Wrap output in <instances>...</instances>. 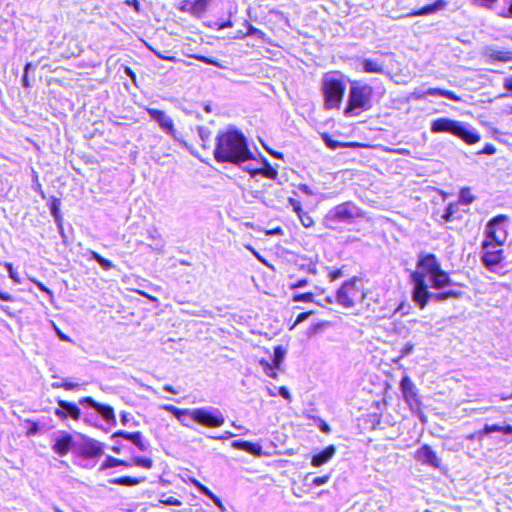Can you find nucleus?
I'll use <instances>...</instances> for the list:
<instances>
[{
  "instance_id": "obj_1",
  "label": "nucleus",
  "mask_w": 512,
  "mask_h": 512,
  "mask_svg": "<svg viewBox=\"0 0 512 512\" xmlns=\"http://www.w3.org/2000/svg\"><path fill=\"white\" fill-rule=\"evenodd\" d=\"M427 276L435 289H441L448 284V273L441 269L436 256L431 253L420 255L417 270L410 274L413 283L412 299L420 309L429 301L443 302L448 299V291L433 293L428 290Z\"/></svg>"
},
{
  "instance_id": "obj_2",
  "label": "nucleus",
  "mask_w": 512,
  "mask_h": 512,
  "mask_svg": "<svg viewBox=\"0 0 512 512\" xmlns=\"http://www.w3.org/2000/svg\"><path fill=\"white\" fill-rule=\"evenodd\" d=\"M213 154L218 163L227 162L237 166L254 159V153L249 148L246 136L233 126L219 131Z\"/></svg>"
},
{
  "instance_id": "obj_3",
  "label": "nucleus",
  "mask_w": 512,
  "mask_h": 512,
  "mask_svg": "<svg viewBox=\"0 0 512 512\" xmlns=\"http://www.w3.org/2000/svg\"><path fill=\"white\" fill-rule=\"evenodd\" d=\"M373 91V87L363 81H351L344 115L353 117L370 110L372 108Z\"/></svg>"
},
{
  "instance_id": "obj_4",
  "label": "nucleus",
  "mask_w": 512,
  "mask_h": 512,
  "mask_svg": "<svg viewBox=\"0 0 512 512\" xmlns=\"http://www.w3.org/2000/svg\"><path fill=\"white\" fill-rule=\"evenodd\" d=\"M321 90L327 109L340 107L346 90V85L340 75L333 72L326 73L321 81Z\"/></svg>"
},
{
  "instance_id": "obj_5",
  "label": "nucleus",
  "mask_w": 512,
  "mask_h": 512,
  "mask_svg": "<svg viewBox=\"0 0 512 512\" xmlns=\"http://www.w3.org/2000/svg\"><path fill=\"white\" fill-rule=\"evenodd\" d=\"M364 213L354 202H343L328 211L325 220L332 223H352L357 218H362Z\"/></svg>"
},
{
  "instance_id": "obj_6",
  "label": "nucleus",
  "mask_w": 512,
  "mask_h": 512,
  "mask_svg": "<svg viewBox=\"0 0 512 512\" xmlns=\"http://www.w3.org/2000/svg\"><path fill=\"white\" fill-rule=\"evenodd\" d=\"M191 419L197 424L208 428L221 427L225 422V417L221 410L212 406L192 409Z\"/></svg>"
},
{
  "instance_id": "obj_7",
  "label": "nucleus",
  "mask_w": 512,
  "mask_h": 512,
  "mask_svg": "<svg viewBox=\"0 0 512 512\" xmlns=\"http://www.w3.org/2000/svg\"><path fill=\"white\" fill-rule=\"evenodd\" d=\"M503 244L486 240L483 242V254L481 260L490 271H495L504 260Z\"/></svg>"
},
{
  "instance_id": "obj_8",
  "label": "nucleus",
  "mask_w": 512,
  "mask_h": 512,
  "mask_svg": "<svg viewBox=\"0 0 512 512\" xmlns=\"http://www.w3.org/2000/svg\"><path fill=\"white\" fill-rule=\"evenodd\" d=\"M147 113L153 119L161 130L167 135L171 136L175 141L179 142L183 146H187V143L178 135L173 119L166 114V112L156 109V108H147Z\"/></svg>"
},
{
  "instance_id": "obj_9",
  "label": "nucleus",
  "mask_w": 512,
  "mask_h": 512,
  "mask_svg": "<svg viewBox=\"0 0 512 512\" xmlns=\"http://www.w3.org/2000/svg\"><path fill=\"white\" fill-rule=\"evenodd\" d=\"M508 217L500 214L492 218L487 224L486 240L504 244L507 238V230L505 227Z\"/></svg>"
},
{
  "instance_id": "obj_10",
  "label": "nucleus",
  "mask_w": 512,
  "mask_h": 512,
  "mask_svg": "<svg viewBox=\"0 0 512 512\" xmlns=\"http://www.w3.org/2000/svg\"><path fill=\"white\" fill-rule=\"evenodd\" d=\"M355 282V279L347 280L337 290L336 301L345 308H351L354 306L353 297L357 294Z\"/></svg>"
},
{
  "instance_id": "obj_11",
  "label": "nucleus",
  "mask_w": 512,
  "mask_h": 512,
  "mask_svg": "<svg viewBox=\"0 0 512 512\" xmlns=\"http://www.w3.org/2000/svg\"><path fill=\"white\" fill-rule=\"evenodd\" d=\"M73 436L65 431L58 432L54 437L52 450L59 456H66L69 451L74 447Z\"/></svg>"
},
{
  "instance_id": "obj_12",
  "label": "nucleus",
  "mask_w": 512,
  "mask_h": 512,
  "mask_svg": "<svg viewBox=\"0 0 512 512\" xmlns=\"http://www.w3.org/2000/svg\"><path fill=\"white\" fill-rule=\"evenodd\" d=\"M450 134L458 136L466 144L472 145L480 140V136L469 130L465 125L458 121L450 120Z\"/></svg>"
},
{
  "instance_id": "obj_13",
  "label": "nucleus",
  "mask_w": 512,
  "mask_h": 512,
  "mask_svg": "<svg viewBox=\"0 0 512 512\" xmlns=\"http://www.w3.org/2000/svg\"><path fill=\"white\" fill-rule=\"evenodd\" d=\"M401 392L404 400L413 409L419 406V400L417 396V389L408 376H404L400 382Z\"/></svg>"
},
{
  "instance_id": "obj_14",
  "label": "nucleus",
  "mask_w": 512,
  "mask_h": 512,
  "mask_svg": "<svg viewBox=\"0 0 512 512\" xmlns=\"http://www.w3.org/2000/svg\"><path fill=\"white\" fill-rule=\"evenodd\" d=\"M80 456L84 458L99 457L104 452V445L92 438H86L78 448Z\"/></svg>"
},
{
  "instance_id": "obj_15",
  "label": "nucleus",
  "mask_w": 512,
  "mask_h": 512,
  "mask_svg": "<svg viewBox=\"0 0 512 512\" xmlns=\"http://www.w3.org/2000/svg\"><path fill=\"white\" fill-rule=\"evenodd\" d=\"M55 415L60 419H66L70 417L73 420H78L81 416V410L73 402L58 400V408L55 410Z\"/></svg>"
},
{
  "instance_id": "obj_16",
  "label": "nucleus",
  "mask_w": 512,
  "mask_h": 512,
  "mask_svg": "<svg viewBox=\"0 0 512 512\" xmlns=\"http://www.w3.org/2000/svg\"><path fill=\"white\" fill-rule=\"evenodd\" d=\"M415 459L424 464L433 468H438L440 465V459L437 457L436 453L431 449L428 445L421 446L415 452Z\"/></svg>"
},
{
  "instance_id": "obj_17",
  "label": "nucleus",
  "mask_w": 512,
  "mask_h": 512,
  "mask_svg": "<svg viewBox=\"0 0 512 512\" xmlns=\"http://www.w3.org/2000/svg\"><path fill=\"white\" fill-rule=\"evenodd\" d=\"M263 167L262 168H251L250 166L244 167V169L252 176L262 175L269 179H276L278 176L277 170L271 166L269 161L266 158L262 159Z\"/></svg>"
},
{
  "instance_id": "obj_18",
  "label": "nucleus",
  "mask_w": 512,
  "mask_h": 512,
  "mask_svg": "<svg viewBox=\"0 0 512 512\" xmlns=\"http://www.w3.org/2000/svg\"><path fill=\"white\" fill-rule=\"evenodd\" d=\"M231 446L234 449L245 451L253 456L260 457L263 454L262 446L259 443H253L246 440H235Z\"/></svg>"
},
{
  "instance_id": "obj_19",
  "label": "nucleus",
  "mask_w": 512,
  "mask_h": 512,
  "mask_svg": "<svg viewBox=\"0 0 512 512\" xmlns=\"http://www.w3.org/2000/svg\"><path fill=\"white\" fill-rule=\"evenodd\" d=\"M488 62L507 63L512 61V50L509 49H489L485 53Z\"/></svg>"
},
{
  "instance_id": "obj_20",
  "label": "nucleus",
  "mask_w": 512,
  "mask_h": 512,
  "mask_svg": "<svg viewBox=\"0 0 512 512\" xmlns=\"http://www.w3.org/2000/svg\"><path fill=\"white\" fill-rule=\"evenodd\" d=\"M335 447L333 445L327 446L325 449L317 454H314L311 459V465L320 467L327 463L335 454Z\"/></svg>"
},
{
  "instance_id": "obj_21",
  "label": "nucleus",
  "mask_w": 512,
  "mask_h": 512,
  "mask_svg": "<svg viewBox=\"0 0 512 512\" xmlns=\"http://www.w3.org/2000/svg\"><path fill=\"white\" fill-rule=\"evenodd\" d=\"M361 66L365 73L383 74L385 72V66L382 60L364 58L361 60Z\"/></svg>"
},
{
  "instance_id": "obj_22",
  "label": "nucleus",
  "mask_w": 512,
  "mask_h": 512,
  "mask_svg": "<svg viewBox=\"0 0 512 512\" xmlns=\"http://www.w3.org/2000/svg\"><path fill=\"white\" fill-rule=\"evenodd\" d=\"M161 408L167 412H170L171 414H173L175 416V418L184 426L186 427H190L189 423L186 422V419L185 417L186 416H189L191 418V412H192V409H180L176 406H173V405H170V404H165V405H162Z\"/></svg>"
},
{
  "instance_id": "obj_23",
  "label": "nucleus",
  "mask_w": 512,
  "mask_h": 512,
  "mask_svg": "<svg viewBox=\"0 0 512 512\" xmlns=\"http://www.w3.org/2000/svg\"><path fill=\"white\" fill-rule=\"evenodd\" d=\"M446 5L444 0H437L436 2L426 5L418 10H415L409 14V16H424L433 14L441 9H443Z\"/></svg>"
},
{
  "instance_id": "obj_24",
  "label": "nucleus",
  "mask_w": 512,
  "mask_h": 512,
  "mask_svg": "<svg viewBox=\"0 0 512 512\" xmlns=\"http://www.w3.org/2000/svg\"><path fill=\"white\" fill-rule=\"evenodd\" d=\"M96 412L99 415H101V417L107 424L111 426H116V417L114 409L111 406L106 404H100L96 409Z\"/></svg>"
},
{
  "instance_id": "obj_25",
  "label": "nucleus",
  "mask_w": 512,
  "mask_h": 512,
  "mask_svg": "<svg viewBox=\"0 0 512 512\" xmlns=\"http://www.w3.org/2000/svg\"><path fill=\"white\" fill-rule=\"evenodd\" d=\"M493 432H500L503 434L512 435V425H499V424H486L482 431L479 432L480 436L489 435Z\"/></svg>"
},
{
  "instance_id": "obj_26",
  "label": "nucleus",
  "mask_w": 512,
  "mask_h": 512,
  "mask_svg": "<svg viewBox=\"0 0 512 512\" xmlns=\"http://www.w3.org/2000/svg\"><path fill=\"white\" fill-rule=\"evenodd\" d=\"M86 255H89L88 259L95 260L105 271H108L114 267L113 263L110 260L102 257L99 253L93 250L88 249L86 251Z\"/></svg>"
},
{
  "instance_id": "obj_27",
  "label": "nucleus",
  "mask_w": 512,
  "mask_h": 512,
  "mask_svg": "<svg viewBox=\"0 0 512 512\" xmlns=\"http://www.w3.org/2000/svg\"><path fill=\"white\" fill-rule=\"evenodd\" d=\"M50 213L58 225L60 234L62 235V237H64L63 227H62V223H61L62 218L60 215V200L59 199L54 198L52 200V202L50 204Z\"/></svg>"
},
{
  "instance_id": "obj_28",
  "label": "nucleus",
  "mask_w": 512,
  "mask_h": 512,
  "mask_svg": "<svg viewBox=\"0 0 512 512\" xmlns=\"http://www.w3.org/2000/svg\"><path fill=\"white\" fill-rule=\"evenodd\" d=\"M142 482V479L134 478L131 476H122L118 478H113L109 480V483L122 485V486H135Z\"/></svg>"
},
{
  "instance_id": "obj_29",
  "label": "nucleus",
  "mask_w": 512,
  "mask_h": 512,
  "mask_svg": "<svg viewBox=\"0 0 512 512\" xmlns=\"http://www.w3.org/2000/svg\"><path fill=\"white\" fill-rule=\"evenodd\" d=\"M321 138L323 140V142L325 143V145L332 149V150H336L338 148H341V147H348V146H352L351 143H342V142H339L337 140H334L329 134L327 133H323L321 135Z\"/></svg>"
},
{
  "instance_id": "obj_30",
  "label": "nucleus",
  "mask_w": 512,
  "mask_h": 512,
  "mask_svg": "<svg viewBox=\"0 0 512 512\" xmlns=\"http://www.w3.org/2000/svg\"><path fill=\"white\" fill-rule=\"evenodd\" d=\"M211 0H194L192 1L193 16L201 17L207 10Z\"/></svg>"
},
{
  "instance_id": "obj_31",
  "label": "nucleus",
  "mask_w": 512,
  "mask_h": 512,
  "mask_svg": "<svg viewBox=\"0 0 512 512\" xmlns=\"http://www.w3.org/2000/svg\"><path fill=\"white\" fill-rule=\"evenodd\" d=\"M130 442L134 444L140 451H146L149 448V442L143 437L140 431L134 432Z\"/></svg>"
},
{
  "instance_id": "obj_32",
  "label": "nucleus",
  "mask_w": 512,
  "mask_h": 512,
  "mask_svg": "<svg viewBox=\"0 0 512 512\" xmlns=\"http://www.w3.org/2000/svg\"><path fill=\"white\" fill-rule=\"evenodd\" d=\"M259 364L261 365L264 373L270 377V378H273V379H277V369H279V367H276L275 365H273L272 363H270L268 360H265V359H261L259 361Z\"/></svg>"
},
{
  "instance_id": "obj_33",
  "label": "nucleus",
  "mask_w": 512,
  "mask_h": 512,
  "mask_svg": "<svg viewBox=\"0 0 512 512\" xmlns=\"http://www.w3.org/2000/svg\"><path fill=\"white\" fill-rule=\"evenodd\" d=\"M286 351L282 346H276L274 348L273 356H272V364L276 367H280L281 363L285 358Z\"/></svg>"
},
{
  "instance_id": "obj_34",
  "label": "nucleus",
  "mask_w": 512,
  "mask_h": 512,
  "mask_svg": "<svg viewBox=\"0 0 512 512\" xmlns=\"http://www.w3.org/2000/svg\"><path fill=\"white\" fill-rule=\"evenodd\" d=\"M120 465H122L121 459H118V458H115L112 456H107L105 461L101 464L99 471H104L106 469L113 468V467L120 466Z\"/></svg>"
},
{
  "instance_id": "obj_35",
  "label": "nucleus",
  "mask_w": 512,
  "mask_h": 512,
  "mask_svg": "<svg viewBox=\"0 0 512 512\" xmlns=\"http://www.w3.org/2000/svg\"><path fill=\"white\" fill-rule=\"evenodd\" d=\"M433 132H448V118H440L432 123Z\"/></svg>"
},
{
  "instance_id": "obj_36",
  "label": "nucleus",
  "mask_w": 512,
  "mask_h": 512,
  "mask_svg": "<svg viewBox=\"0 0 512 512\" xmlns=\"http://www.w3.org/2000/svg\"><path fill=\"white\" fill-rule=\"evenodd\" d=\"M474 197L471 193L470 188L466 187L463 188L460 192V199L459 202L463 205H469L473 202Z\"/></svg>"
},
{
  "instance_id": "obj_37",
  "label": "nucleus",
  "mask_w": 512,
  "mask_h": 512,
  "mask_svg": "<svg viewBox=\"0 0 512 512\" xmlns=\"http://www.w3.org/2000/svg\"><path fill=\"white\" fill-rule=\"evenodd\" d=\"M245 26L247 27V36H253L258 39H264L265 33L262 30L254 27L247 21H245Z\"/></svg>"
},
{
  "instance_id": "obj_38",
  "label": "nucleus",
  "mask_w": 512,
  "mask_h": 512,
  "mask_svg": "<svg viewBox=\"0 0 512 512\" xmlns=\"http://www.w3.org/2000/svg\"><path fill=\"white\" fill-rule=\"evenodd\" d=\"M133 463L139 467L150 469L153 466V461L150 458L136 456L133 458Z\"/></svg>"
},
{
  "instance_id": "obj_39",
  "label": "nucleus",
  "mask_w": 512,
  "mask_h": 512,
  "mask_svg": "<svg viewBox=\"0 0 512 512\" xmlns=\"http://www.w3.org/2000/svg\"><path fill=\"white\" fill-rule=\"evenodd\" d=\"M195 58L198 61L203 62L205 64L213 65V66L218 67V68H225L224 65H222L218 60H216L214 58L207 57V56H204V55H198V56H195Z\"/></svg>"
},
{
  "instance_id": "obj_40",
  "label": "nucleus",
  "mask_w": 512,
  "mask_h": 512,
  "mask_svg": "<svg viewBox=\"0 0 512 512\" xmlns=\"http://www.w3.org/2000/svg\"><path fill=\"white\" fill-rule=\"evenodd\" d=\"M298 218L305 228H309L314 225V220L308 212L303 211L298 215Z\"/></svg>"
},
{
  "instance_id": "obj_41",
  "label": "nucleus",
  "mask_w": 512,
  "mask_h": 512,
  "mask_svg": "<svg viewBox=\"0 0 512 512\" xmlns=\"http://www.w3.org/2000/svg\"><path fill=\"white\" fill-rule=\"evenodd\" d=\"M160 503L164 504V505H168V506H180L181 505V501L175 497H172V496H166L165 494H163L161 497H160Z\"/></svg>"
},
{
  "instance_id": "obj_42",
  "label": "nucleus",
  "mask_w": 512,
  "mask_h": 512,
  "mask_svg": "<svg viewBox=\"0 0 512 512\" xmlns=\"http://www.w3.org/2000/svg\"><path fill=\"white\" fill-rule=\"evenodd\" d=\"M5 269L7 270L9 277L12 279V281L16 284L21 283L20 277L18 273L14 270L13 265L9 262H6L4 264Z\"/></svg>"
},
{
  "instance_id": "obj_43",
  "label": "nucleus",
  "mask_w": 512,
  "mask_h": 512,
  "mask_svg": "<svg viewBox=\"0 0 512 512\" xmlns=\"http://www.w3.org/2000/svg\"><path fill=\"white\" fill-rule=\"evenodd\" d=\"M314 295L311 292L295 294L292 298L293 302H312Z\"/></svg>"
},
{
  "instance_id": "obj_44",
  "label": "nucleus",
  "mask_w": 512,
  "mask_h": 512,
  "mask_svg": "<svg viewBox=\"0 0 512 512\" xmlns=\"http://www.w3.org/2000/svg\"><path fill=\"white\" fill-rule=\"evenodd\" d=\"M79 402L81 405L91 407L95 410L101 404V403L96 402L92 397H84Z\"/></svg>"
},
{
  "instance_id": "obj_45",
  "label": "nucleus",
  "mask_w": 512,
  "mask_h": 512,
  "mask_svg": "<svg viewBox=\"0 0 512 512\" xmlns=\"http://www.w3.org/2000/svg\"><path fill=\"white\" fill-rule=\"evenodd\" d=\"M31 281L38 287L39 290L46 293L50 299H53V292L48 287H46L42 282L36 279H31Z\"/></svg>"
},
{
  "instance_id": "obj_46",
  "label": "nucleus",
  "mask_w": 512,
  "mask_h": 512,
  "mask_svg": "<svg viewBox=\"0 0 512 512\" xmlns=\"http://www.w3.org/2000/svg\"><path fill=\"white\" fill-rule=\"evenodd\" d=\"M288 202L289 205L292 207L293 211L297 214V216L303 212L301 203L298 200L294 198H289Z\"/></svg>"
},
{
  "instance_id": "obj_47",
  "label": "nucleus",
  "mask_w": 512,
  "mask_h": 512,
  "mask_svg": "<svg viewBox=\"0 0 512 512\" xmlns=\"http://www.w3.org/2000/svg\"><path fill=\"white\" fill-rule=\"evenodd\" d=\"M179 10L193 15L192 1L184 0L180 3Z\"/></svg>"
},
{
  "instance_id": "obj_48",
  "label": "nucleus",
  "mask_w": 512,
  "mask_h": 512,
  "mask_svg": "<svg viewBox=\"0 0 512 512\" xmlns=\"http://www.w3.org/2000/svg\"><path fill=\"white\" fill-rule=\"evenodd\" d=\"M133 436H134V432H127L124 430H119L112 435V438L121 437V438H124V439L130 441L131 438H133Z\"/></svg>"
},
{
  "instance_id": "obj_49",
  "label": "nucleus",
  "mask_w": 512,
  "mask_h": 512,
  "mask_svg": "<svg viewBox=\"0 0 512 512\" xmlns=\"http://www.w3.org/2000/svg\"><path fill=\"white\" fill-rule=\"evenodd\" d=\"M198 133H199V137L201 138V140L203 142H206L210 137V131L206 127H203V126L199 127Z\"/></svg>"
},
{
  "instance_id": "obj_50",
  "label": "nucleus",
  "mask_w": 512,
  "mask_h": 512,
  "mask_svg": "<svg viewBox=\"0 0 512 512\" xmlns=\"http://www.w3.org/2000/svg\"><path fill=\"white\" fill-rule=\"evenodd\" d=\"M328 480H329V476L328 475L315 477L312 480V485H314V486H321V485L326 484L328 482Z\"/></svg>"
},
{
  "instance_id": "obj_51",
  "label": "nucleus",
  "mask_w": 512,
  "mask_h": 512,
  "mask_svg": "<svg viewBox=\"0 0 512 512\" xmlns=\"http://www.w3.org/2000/svg\"><path fill=\"white\" fill-rule=\"evenodd\" d=\"M414 350V345L412 343H406L401 349V356L405 357L410 355Z\"/></svg>"
},
{
  "instance_id": "obj_52",
  "label": "nucleus",
  "mask_w": 512,
  "mask_h": 512,
  "mask_svg": "<svg viewBox=\"0 0 512 512\" xmlns=\"http://www.w3.org/2000/svg\"><path fill=\"white\" fill-rule=\"evenodd\" d=\"M297 188L299 191H301L305 195H308V196L315 195V192L307 184H299L297 186Z\"/></svg>"
},
{
  "instance_id": "obj_53",
  "label": "nucleus",
  "mask_w": 512,
  "mask_h": 512,
  "mask_svg": "<svg viewBox=\"0 0 512 512\" xmlns=\"http://www.w3.org/2000/svg\"><path fill=\"white\" fill-rule=\"evenodd\" d=\"M150 50L160 59L168 60V61H175L176 58L174 56H167L153 48L150 47Z\"/></svg>"
},
{
  "instance_id": "obj_54",
  "label": "nucleus",
  "mask_w": 512,
  "mask_h": 512,
  "mask_svg": "<svg viewBox=\"0 0 512 512\" xmlns=\"http://www.w3.org/2000/svg\"><path fill=\"white\" fill-rule=\"evenodd\" d=\"M278 392H279V395H280L282 398H284V399H286V400H288V401H290V400H291V394H290L289 390H288L285 386H281V387H279Z\"/></svg>"
},
{
  "instance_id": "obj_55",
  "label": "nucleus",
  "mask_w": 512,
  "mask_h": 512,
  "mask_svg": "<svg viewBox=\"0 0 512 512\" xmlns=\"http://www.w3.org/2000/svg\"><path fill=\"white\" fill-rule=\"evenodd\" d=\"M312 312H303L297 315L294 325H298L308 319Z\"/></svg>"
},
{
  "instance_id": "obj_56",
  "label": "nucleus",
  "mask_w": 512,
  "mask_h": 512,
  "mask_svg": "<svg viewBox=\"0 0 512 512\" xmlns=\"http://www.w3.org/2000/svg\"><path fill=\"white\" fill-rule=\"evenodd\" d=\"M61 385L65 390H74L79 386L77 383H73L66 380L61 381Z\"/></svg>"
},
{
  "instance_id": "obj_57",
  "label": "nucleus",
  "mask_w": 512,
  "mask_h": 512,
  "mask_svg": "<svg viewBox=\"0 0 512 512\" xmlns=\"http://www.w3.org/2000/svg\"><path fill=\"white\" fill-rule=\"evenodd\" d=\"M497 0H473V2L477 5L484 6V7H492L493 4Z\"/></svg>"
},
{
  "instance_id": "obj_58",
  "label": "nucleus",
  "mask_w": 512,
  "mask_h": 512,
  "mask_svg": "<svg viewBox=\"0 0 512 512\" xmlns=\"http://www.w3.org/2000/svg\"><path fill=\"white\" fill-rule=\"evenodd\" d=\"M199 493L207 496L209 499L214 495V493L205 485L199 486Z\"/></svg>"
},
{
  "instance_id": "obj_59",
  "label": "nucleus",
  "mask_w": 512,
  "mask_h": 512,
  "mask_svg": "<svg viewBox=\"0 0 512 512\" xmlns=\"http://www.w3.org/2000/svg\"><path fill=\"white\" fill-rule=\"evenodd\" d=\"M307 284H308L307 279H300L291 285V289L303 288V287L307 286Z\"/></svg>"
},
{
  "instance_id": "obj_60",
  "label": "nucleus",
  "mask_w": 512,
  "mask_h": 512,
  "mask_svg": "<svg viewBox=\"0 0 512 512\" xmlns=\"http://www.w3.org/2000/svg\"><path fill=\"white\" fill-rule=\"evenodd\" d=\"M503 87L512 94V74L504 79Z\"/></svg>"
},
{
  "instance_id": "obj_61",
  "label": "nucleus",
  "mask_w": 512,
  "mask_h": 512,
  "mask_svg": "<svg viewBox=\"0 0 512 512\" xmlns=\"http://www.w3.org/2000/svg\"><path fill=\"white\" fill-rule=\"evenodd\" d=\"M482 153L492 155L496 152V148L493 144H487L481 151Z\"/></svg>"
},
{
  "instance_id": "obj_62",
  "label": "nucleus",
  "mask_w": 512,
  "mask_h": 512,
  "mask_svg": "<svg viewBox=\"0 0 512 512\" xmlns=\"http://www.w3.org/2000/svg\"><path fill=\"white\" fill-rule=\"evenodd\" d=\"M342 271L340 269H336L330 273V279L331 281H335L338 278L342 277Z\"/></svg>"
},
{
  "instance_id": "obj_63",
  "label": "nucleus",
  "mask_w": 512,
  "mask_h": 512,
  "mask_svg": "<svg viewBox=\"0 0 512 512\" xmlns=\"http://www.w3.org/2000/svg\"><path fill=\"white\" fill-rule=\"evenodd\" d=\"M120 416H121V418H120L121 423L123 425H127V423L130 420V414L128 412L123 411Z\"/></svg>"
},
{
  "instance_id": "obj_64",
  "label": "nucleus",
  "mask_w": 512,
  "mask_h": 512,
  "mask_svg": "<svg viewBox=\"0 0 512 512\" xmlns=\"http://www.w3.org/2000/svg\"><path fill=\"white\" fill-rule=\"evenodd\" d=\"M0 299L3 301H13V297L10 294L2 291H0Z\"/></svg>"
}]
</instances>
